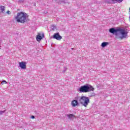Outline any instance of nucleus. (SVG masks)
Instances as JSON below:
<instances>
[{
	"instance_id": "obj_1",
	"label": "nucleus",
	"mask_w": 130,
	"mask_h": 130,
	"mask_svg": "<svg viewBox=\"0 0 130 130\" xmlns=\"http://www.w3.org/2000/svg\"><path fill=\"white\" fill-rule=\"evenodd\" d=\"M109 31L110 33L115 34L117 39L122 40L123 38H126V36H127V31L121 27H118L117 29L113 27L110 28Z\"/></svg>"
},
{
	"instance_id": "obj_2",
	"label": "nucleus",
	"mask_w": 130,
	"mask_h": 130,
	"mask_svg": "<svg viewBox=\"0 0 130 130\" xmlns=\"http://www.w3.org/2000/svg\"><path fill=\"white\" fill-rule=\"evenodd\" d=\"M27 18H28V14L27 13L20 12L18 13L15 16V20H16L17 23L24 24L25 22H27Z\"/></svg>"
},
{
	"instance_id": "obj_3",
	"label": "nucleus",
	"mask_w": 130,
	"mask_h": 130,
	"mask_svg": "<svg viewBox=\"0 0 130 130\" xmlns=\"http://www.w3.org/2000/svg\"><path fill=\"white\" fill-rule=\"evenodd\" d=\"M76 99L78 101V102H79L80 104L84 106V107H87L88 104L90 103V99H89V98L87 96H76Z\"/></svg>"
},
{
	"instance_id": "obj_4",
	"label": "nucleus",
	"mask_w": 130,
	"mask_h": 130,
	"mask_svg": "<svg viewBox=\"0 0 130 130\" xmlns=\"http://www.w3.org/2000/svg\"><path fill=\"white\" fill-rule=\"evenodd\" d=\"M95 88L91 85L86 84L79 88V91L81 93H88L89 92H93Z\"/></svg>"
},
{
	"instance_id": "obj_5",
	"label": "nucleus",
	"mask_w": 130,
	"mask_h": 130,
	"mask_svg": "<svg viewBox=\"0 0 130 130\" xmlns=\"http://www.w3.org/2000/svg\"><path fill=\"white\" fill-rule=\"evenodd\" d=\"M123 0H104V3H107V4H114L115 2H117L118 3H122Z\"/></svg>"
},
{
	"instance_id": "obj_6",
	"label": "nucleus",
	"mask_w": 130,
	"mask_h": 130,
	"mask_svg": "<svg viewBox=\"0 0 130 130\" xmlns=\"http://www.w3.org/2000/svg\"><path fill=\"white\" fill-rule=\"evenodd\" d=\"M75 100H74L71 102V105L73 107H76L79 105V101L75 98Z\"/></svg>"
},
{
	"instance_id": "obj_7",
	"label": "nucleus",
	"mask_w": 130,
	"mask_h": 130,
	"mask_svg": "<svg viewBox=\"0 0 130 130\" xmlns=\"http://www.w3.org/2000/svg\"><path fill=\"white\" fill-rule=\"evenodd\" d=\"M44 37V34L43 32H40L38 34L36 37L37 41H41V39Z\"/></svg>"
},
{
	"instance_id": "obj_8",
	"label": "nucleus",
	"mask_w": 130,
	"mask_h": 130,
	"mask_svg": "<svg viewBox=\"0 0 130 130\" xmlns=\"http://www.w3.org/2000/svg\"><path fill=\"white\" fill-rule=\"evenodd\" d=\"M53 38H54V39H56V40H61L62 37L59 35V33L57 32L54 34Z\"/></svg>"
},
{
	"instance_id": "obj_9",
	"label": "nucleus",
	"mask_w": 130,
	"mask_h": 130,
	"mask_svg": "<svg viewBox=\"0 0 130 130\" xmlns=\"http://www.w3.org/2000/svg\"><path fill=\"white\" fill-rule=\"evenodd\" d=\"M19 67L22 69V70H26V62L25 61H21L19 63Z\"/></svg>"
},
{
	"instance_id": "obj_10",
	"label": "nucleus",
	"mask_w": 130,
	"mask_h": 130,
	"mask_svg": "<svg viewBox=\"0 0 130 130\" xmlns=\"http://www.w3.org/2000/svg\"><path fill=\"white\" fill-rule=\"evenodd\" d=\"M66 116L69 119H71V120H73L74 118H76V116L73 114H67Z\"/></svg>"
},
{
	"instance_id": "obj_11",
	"label": "nucleus",
	"mask_w": 130,
	"mask_h": 130,
	"mask_svg": "<svg viewBox=\"0 0 130 130\" xmlns=\"http://www.w3.org/2000/svg\"><path fill=\"white\" fill-rule=\"evenodd\" d=\"M109 44V43L107 42H104L102 43L101 46L102 47H105L106 46H107Z\"/></svg>"
},
{
	"instance_id": "obj_12",
	"label": "nucleus",
	"mask_w": 130,
	"mask_h": 130,
	"mask_svg": "<svg viewBox=\"0 0 130 130\" xmlns=\"http://www.w3.org/2000/svg\"><path fill=\"white\" fill-rule=\"evenodd\" d=\"M0 9L2 11V13H5V6H1Z\"/></svg>"
},
{
	"instance_id": "obj_13",
	"label": "nucleus",
	"mask_w": 130,
	"mask_h": 130,
	"mask_svg": "<svg viewBox=\"0 0 130 130\" xmlns=\"http://www.w3.org/2000/svg\"><path fill=\"white\" fill-rule=\"evenodd\" d=\"M51 28L52 30H55V29H56V26L54 25H51Z\"/></svg>"
},
{
	"instance_id": "obj_14",
	"label": "nucleus",
	"mask_w": 130,
	"mask_h": 130,
	"mask_svg": "<svg viewBox=\"0 0 130 130\" xmlns=\"http://www.w3.org/2000/svg\"><path fill=\"white\" fill-rule=\"evenodd\" d=\"M1 84L4 85V84H8V82L6 80H3Z\"/></svg>"
},
{
	"instance_id": "obj_15",
	"label": "nucleus",
	"mask_w": 130,
	"mask_h": 130,
	"mask_svg": "<svg viewBox=\"0 0 130 130\" xmlns=\"http://www.w3.org/2000/svg\"><path fill=\"white\" fill-rule=\"evenodd\" d=\"M5 112H6V110L0 111V114L2 115V114H3V113H5Z\"/></svg>"
},
{
	"instance_id": "obj_16",
	"label": "nucleus",
	"mask_w": 130,
	"mask_h": 130,
	"mask_svg": "<svg viewBox=\"0 0 130 130\" xmlns=\"http://www.w3.org/2000/svg\"><path fill=\"white\" fill-rule=\"evenodd\" d=\"M19 3H23L24 0H19Z\"/></svg>"
},
{
	"instance_id": "obj_17",
	"label": "nucleus",
	"mask_w": 130,
	"mask_h": 130,
	"mask_svg": "<svg viewBox=\"0 0 130 130\" xmlns=\"http://www.w3.org/2000/svg\"><path fill=\"white\" fill-rule=\"evenodd\" d=\"M31 118H32V119H34V118H35V116H31Z\"/></svg>"
},
{
	"instance_id": "obj_18",
	"label": "nucleus",
	"mask_w": 130,
	"mask_h": 130,
	"mask_svg": "<svg viewBox=\"0 0 130 130\" xmlns=\"http://www.w3.org/2000/svg\"><path fill=\"white\" fill-rule=\"evenodd\" d=\"M61 3H64L65 4L67 3L64 0L61 1Z\"/></svg>"
},
{
	"instance_id": "obj_19",
	"label": "nucleus",
	"mask_w": 130,
	"mask_h": 130,
	"mask_svg": "<svg viewBox=\"0 0 130 130\" xmlns=\"http://www.w3.org/2000/svg\"><path fill=\"white\" fill-rule=\"evenodd\" d=\"M7 14H10V13H11V12H10V11H8L7 12Z\"/></svg>"
},
{
	"instance_id": "obj_20",
	"label": "nucleus",
	"mask_w": 130,
	"mask_h": 130,
	"mask_svg": "<svg viewBox=\"0 0 130 130\" xmlns=\"http://www.w3.org/2000/svg\"><path fill=\"white\" fill-rule=\"evenodd\" d=\"M91 96H95V93H92V95H91Z\"/></svg>"
},
{
	"instance_id": "obj_21",
	"label": "nucleus",
	"mask_w": 130,
	"mask_h": 130,
	"mask_svg": "<svg viewBox=\"0 0 130 130\" xmlns=\"http://www.w3.org/2000/svg\"><path fill=\"white\" fill-rule=\"evenodd\" d=\"M129 11H130V8H129Z\"/></svg>"
},
{
	"instance_id": "obj_22",
	"label": "nucleus",
	"mask_w": 130,
	"mask_h": 130,
	"mask_svg": "<svg viewBox=\"0 0 130 130\" xmlns=\"http://www.w3.org/2000/svg\"><path fill=\"white\" fill-rule=\"evenodd\" d=\"M64 72H66V71H64L63 73H64Z\"/></svg>"
}]
</instances>
